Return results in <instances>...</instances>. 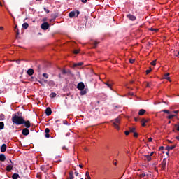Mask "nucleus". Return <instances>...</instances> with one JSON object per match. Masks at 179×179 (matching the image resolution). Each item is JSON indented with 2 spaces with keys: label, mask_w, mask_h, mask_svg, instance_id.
Here are the masks:
<instances>
[{
  "label": "nucleus",
  "mask_w": 179,
  "mask_h": 179,
  "mask_svg": "<svg viewBox=\"0 0 179 179\" xmlns=\"http://www.w3.org/2000/svg\"><path fill=\"white\" fill-rule=\"evenodd\" d=\"M12 121L13 124L16 125H23L24 123V119L22 116H18L17 115H13Z\"/></svg>",
  "instance_id": "nucleus-1"
},
{
  "label": "nucleus",
  "mask_w": 179,
  "mask_h": 179,
  "mask_svg": "<svg viewBox=\"0 0 179 179\" xmlns=\"http://www.w3.org/2000/svg\"><path fill=\"white\" fill-rule=\"evenodd\" d=\"M120 124H121V119L119 117L113 120V127L117 130H120Z\"/></svg>",
  "instance_id": "nucleus-2"
},
{
  "label": "nucleus",
  "mask_w": 179,
  "mask_h": 179,
  "mask_svg": "<svg viewBox=\"0 0 179 179\" xmlns=\"http://www.w3.org/2000/svg\"><path fill=\"white\" fill-rule=\"evenodd\" d=\"M167 165V159L164 158L161 163L162 170H166V166Z\"/></svg>",
  "instance_id": "nucleus-3"
},
{
  "label": "nucleus",
  "mask_w": 179,
  "mask_h": 179,
  "mask_svg": "<svg viewBox=\"0 0 179 179\" xmlns=\"http://www.w3.org/2000/svg\"><path fill=\"white\" fill-rule=\"evenodd\" d=\"M42 30H48V27H50V24L48 22H44L41 26Z\"/></svg>",
  "instance_id": "nucleus-4"
},
{
  "label": "nucleus",
  "mask_w": 179,
  "mask_h": 179,
  "mask_svg": "<svg viewBox=\"0 0 179 179\" xmlns=\"http://www.w3.org/2000/svg\"><path fill=\"white\" fill-rule=\"evenodd\" d=\"M77 89H78V90H83V89H85V84L82 82L78 83L77 85Z\"/></svg>",
  "instance_id": "nucleus-5"
},
{
  "label": "nucleus",
  "mask_w": 179,
  "mask_h": 179,
  "mask_svg": "<svg viewBox=\"0 0 179 179\" xmlns=\"http://www.w3.org/2000/svg\"><path fill=\"white\" fill-rule=\"evenodd\" d=\"M142 127H146V124L149 122V119H142L141 120Z\"/></svg>",
  "instance_id": "nucleus-6"
},
{
  "label": "nucleus",
  "mask_w": 179,
  "mask_h": 179,
  "mask_svg": "<svg viewBox=\"0 0 179 179\" xmlns=\"http://www.w3.org/2000/svg\"><path fill=\"white\" fill-rule=\"evenodd\" d=\"M22 135H24L25 136H27L30 134V131L27 128H25L22 131Z\"/></svg>",
  "instance_id": "nucleus-7"
},
{
  "label": "nucleus",
  "mask_w": 179,
  "mask_h": 179,
  "mask_svg": "<svg viewBox=\"0 0 179 179\" xmlns=\"http://www.w3.org/2000/svg\"><path fill=\"white\" fill-rule=\"evenodd\" d=\"M127 17H128V19H129V20H132V21L136 20V17L131 14L127 15Z\"/></svg>",
  "instance_id": "nucleus-8"
},
{
  "label": "nucleus",
  "mask_w": 179,
  "mask_h": 179,
  "mask_svg": "<svg viewBox=\"0 0 179 179\" xmlns=\"http://www.w3.org/2000/svg\"><path fill=\"white\" fill-rule=\"evenodd\" d=\"M52 113V111L51 110V108H46V110H45L46 115L50 116V115H51Z\"/></svg>",
  "instance_id": "nucleus-9"
},
{
  "label": "nucleus",
  "mask_w": 179,
  "mask_h": 179,
  "mask_svg": "<svg viewBox=\"0 0 179 179\" xmlns=\"http://www.w3.org/2000/svg\"><path fill=\"white\" fill-rule=\"evenodd\" d=\"M24 126L26 127V128H30V127L31 126V124H30V121H24Z\"/></svg>",
  "instance_id": "nucleus-10"
},
{
  "label": "nucleus",
  "mask_w": 179,
  "mask_h": 179,
  "mask_svg": "<svg viewBox=\"0 0 179 179\" xmlns=\"http://www.w3.org/2000/svg\"><path fill=\"white\" fill-rule=\"evenodd\" d=\"M144 160H147V162H150V160H152V157H150V155H144Z\"/></svg>",
  "instance_id": "nucleus-11"
},
{
  "label": "nucleus",
  "mask_w": 179,
  "mask_h": 179,
  "mask_svg": "<svg viewBox=\"0 0 179 179\" xmlns=\"http://www.w3.org/2000/svg\"><path fill=\"white\" fill-rule=\"evenodd\" d=\"M170 73H166L164 74V79H166V80H169V82H171V79H170Z\"/></svg>",
  "instance_id": "nucleus-12"
},
{
  "label": "nucleus",
  "mask_w": 179,
  "mask_h": 179,
  "mask_svg": "<svg viewBox=\"0 0 179 179\" xmlns=\"http://www.w3.org/2000/svg\"><path fill=\"white\" fill-rule=\"evenodd\" d=\"M27 73L28 75H29V76H31L34 73V70H33L32 69H28Z\"/></svg>",
  "instance_id": "nucleus-13"
},
{
  "label": "nucleus",
  "mask_w": 179,
  "mask_h": 179,
  "mask_svg": "<svg viewBox=\"0 0 179 179\" xmlns=\"http://www.w3.org/2000/svg\"><path fill=\"white\" fill-rule=\"evenodd\" d=\"M174 148H176V145L167 146L166 147V150H167L168 152H170V150H173Z\"/></svg>",
  "instance_id": "nucleus-14"
},
{
  "label": "nucleus",
  "mask_w": 179,
  "mask_h": 179,
  "mask_svg": "<svg viewBox=\"0 0 179 179\" xmlns=\"http://www.w3.org/2000/svg\"><path fill=\"white\" fill-rule=\"evenodd\" d=\"M6 160V157H5V155L1 154L0 155V162H5Z\"/></svg>",
  "instance_id": "nucleus-15"
},
{
  "label": "nucleus",
  "mask_w": 179,
  "mask_h": 179,
  "mask_svg": "<svg viewBox=\"0 0 179 179\" xmlns=\"http://www.w3.org/2000/svg\"><path fill=\"white\" fill-rule=\"evenodd\" d=\"M1 152H6V144H3L1 145Z\"/></svg>",
  "instance_id": "nucleus-16"
},
{
  "label": "nucleus",
  "mask_w": 179,
  "mask_h": 179,
  "mask_svg": "<svg viewBox=\"0 0 179 179\" xmlns=\"http://www.w3.org/2000/svg\"><path fill=\"white\" fill-rule=\"evenodd\" d=\"M146 113V110L145 109H141L138 112V115H143Z\"/></svg>",
  "instance_id": "nucleus-17"
},
{
  "label": "nucleus",
  "mask_w": 179,
  "mask_h": 179,
  "mask_svg": "<svg viewBox=\"0 0 179 179\" xmlns=\"http://www.w3.org/2000/svg\"><path fill=\"white\" fill-rule=\"evenodd\" d=\"M12 169H13V165H12V164L8 165L6 166L7 171H10L12 170Z\"/></svg>",
  "instance_id": "nucleus-18"
},
{
  "label": "nucleus",
  "mask_w": 179,
  "mask_h": 179,
  "mask_svg": "<svg viewBox=\"0 0 179 179\" xmlns=\"http://www.w3.org/2000/svg\"><path fill=\"white\" fill-rule=\"evenodd\" d=\"M75 15H76L75 11H71V12L69 14V17L72 18V17H75Z\"/></svg>",
  "instance_id": "nucleus-19"
},
{
  "label": "nucleus",
  "mask_w": 179,
  "mask_h": 179,
  "mask_svg": "<svg viewBox=\"0 0 179 179\" xmlns=\"http://www.w3.org/2000/svg\"><path fill=\"white\" fill-rule=\"evenodd\" d=\"M176 117V114L171 113L168 116V120H172V118H174Z\"/></svg>",
  "instance_id": "nucleus-20"
},
{
  "label": "nucleus",
  "mask_w": 179,
  "mask_h": 179,
  "mask_svg": "<svg viewBox=\"0 0 179 179\" xmlns=\"http://www.w3.org/2000/svg\"><path fill=\"white\" fill-rule=\"evenodd\" d=\"M82 65H83V62H79V63H76L73 64V66L74 67H76V66H82Z\"/></svg>",
  "instance_id": "nucleus-21"
},
{
  "label": "nucleus",
  "mask_w": 179,
  "mask_h": 179,
  "mask_svg": "<svg viewBox=\"0 0 179 179\" xmlns=\"http://www.w3.org/2000/svg\"><path fill=\"white\" fill-rule=\"evenodd\" d=\"M23 29H27L29 27V24L27 22H25L22 24Z\"/></svg>",
  "instance_id": "nucleus-22"
},
{
  "label": "nucleus",
  "mask_w": 179,
  "mask_h": 179,
  "mask_svg": "<svg viewBox=\"0 0 179 179\" xmlns=\"http://www.w3.org/2000/svg\"><path fill=\"white\" fill-rule=\"evenodd\" d=\"M5 127V124H3V122H0V129H3Z\"/></svg>",
  "instance_id": "nucleus-23"
},
{
  "label": "nucleus",
  "mask_w": 179,
  "mask_h": 179,
  "mask_svg": "<svg viewBox=\"0 0 179 179\" xmlns=\"http://www.w3.org/2000/svg\"><path fill=\"white\" fill-rule=\"evenodd\" d=\"M13 179H17V178H19V174H17V173H14V174L13 175Z\"/></svg>",
  "instance_id": "nucleus-24"
},
{
  "label": "nucleus",
  "mask_w": 179,
  "mask_h": 179,
  "mask_svg": "<svg viewBox=\"0 0 179 179\" xmlns=\"http://www.w3.org/2000/svg\"><path fill=\"white\" fill-rule=\"evenodd\" d=\"M50 97H51L52 99H54V97H57V94H56L55 92H52V93L50 94Z\"/></svg>",
  "instance_id": "nucleus-25"
},
{
  "label": "nucleus",
  "mask_w": 179,
  "mask_h": 179,
  "mask_svg": "<svg viewBox=\"0 0 179 179\" xmlns=\"http://www.w3.org/2000/svg\"><path fill=\"white\" fill-rule=\"evenodd\" d=\"M5 120V115L1 114L0 115V121H3Z\"/></svg>",
  "instance_id": "nucleus-26"
},
{
  "label": "nucleus",
  "mask_w": 179,
  "mask_h": 179,
  "mask_svg": "<svg viewBox=\"0 0 179 179\" xmlns=\"http://www.w3.org/2000/svg\"><path fill=\"white\" fill-rule=\"evenodd\" d=\"M69 178L70 179H73L74 177H73V172H70L69 173Z\"/></svg>",
  "instance_id": "nucleus-27"
},
{
  "label": "nucleus",
  "mask_w": 179,
  "mask_h": 179,
  "mask_svg": "<svg viewBox=\"0 0 179 179\" xmlns=\"http://www.w3.org/2000/svg\"><path fill=\"white\" fill-rule=\"evenodd\" d=\"M80 94L81 96H85L86 94V90H82Z\"/></svg>",
  "instance_id": "nucleus-28"
},
{
  "label": "nucleus",
  "mask_w": 179,
  "mask_h": 179,
  "mask_svg": "<svg viewBox=\"0 0 179 179\" xmlns=\"http://www.w3.org/2000/svg\"><path fill=\"white\" fill-rule=\"evenodd\" d=\"M129 132H135V127L129 128Z\"/></svg>",
  "instance_id": "nucleus-29"
},
{
  "label": "nucleus",
  "mask_w": 179,
  "mask_h": 179,
  "mask_svg": "<svg viewBox=\"0 0 179 179\" xmlns=\"http://www.w3.org/2000/svg\"><path fill=\"white\" fill-rule=\"evenodd\" d=\"M90 176V173H89V171H87V172L85 173V177H86V178H89Z\"/></svg>",
  "instance_id": "nucleus-30"
},
{
  "label": "nucleus",
  "mask_w": 179,
  "mask_h": 179,
  "mask_svg": "<svg viewBox=\"0 0 179 179\" xmlns=\"http://www.w3.org/2000/svg\"><path fill=\"white\" fill-rule=\"evenodd\" d=\"M43 76H44V78H45V79H48V74L44 73L43 74Z\"/></svg>",
  "instance_id": "nucleus-31"
},
{
  "label": "nucleus",
  "mask_w": 179,
  "mask_h": 179,
  "mask_svg": "<svg viewBox=\"0 0 179 179\" xmlns=\"http://www.w3.org/2000/svg\"><path fill=\"white\" fill-rule=\"evenodd\" d=\"M45 134H50V129L46 128V129H45Z\"/></svg>",
  "instance_id": "nucleus-32"
},
{
  "label": "nucleus",
  "mask_w": 179,
  "mask_h": 179,
  "mask_svg": "<svg viewBox=\"0 0 179 179\" xmlns=\"http://www.w3.org/2000/svg\"><path fill=\"white\" fill-rule=\"evenodd\" d=\"M151 65H152L153 66H155L156 65V60H154L151 62Z\"/></svg>",
  "instance_id": "nucleus-33"
},
{
  "label": "nucleus",
  "mask_w": 179,
  "mask_h": 179,
  "mask_svg": "<svg viewBox=\"0 0 179 179\" xmlns=\"http://www.w3.org/2000/svg\"><path fill=\"white\" fill-rule=\"evenodd\" d=\"M129 62H130V64H134V62H135V59H130Z\"/></svg>",
  "instance_id": "nucleus-34"
},
{
  "label": "nucleus",
  "mask_w": 179,
  "mask_h": 179,
  "mask_svg": "<svg viewBox=\"0 0 179 179\" xmlns=\"http://www.w3.org/2000/svg\"><path fill=\"white\" fill-rule=\"evenodd\" d=\"M150 72H152L151 69L146 70V74L147 75H149V73H150Z\"/></svg>",
  "instance_id": "nucleus-35"
},
{
  "label": "nucleus",
  "mask_w": 179,
  "mask_h": 179,
  "mask_svg": "<svg viewBox=\"0 0 179 179\" xmlns=\"http://www.w3.org/2000/svg\"><path fill=\"white\" fill-rule=\"evenodd\" d=\"M162 111H163V113H166V114H170V111L169 110H164Z\"/></svg>",
  "instance_id": "nucleus-36"
},
{
  "label": "nucleus",
  "mask_w": 179,
  "mask_h": 179,
  "mask_svg": "<svg viewBox=\"0 0 179 179\" xmlns=\"http://www.w3.org/2000/svg\"><path fill=\"white\" fill-rule=\"evenodd\" d=\"M146 175L145 173L140 174L139 177H145Z\"/></svg>",
  "instance_id": "nucleus-37"
},
{
  "label": "nucleus",
  "mask_w": 179,
  "mask_h": 179,
  "mask_svg": "<svg viewBox=\"0 0 179 179\" xmlns=\"http://www.w3.org/2000/svg\"><path fill=\"white\" fill-rule=\"evenodd\" d=\"M74 54H79V50H74Z\"/></svg>",
  "instance_id": "nucleus-38"
},
{
  "label": "nucleus",
  "mask_w": 179,
  "mask_h": 179,
  "mask_svg": "<svg viewBox=\"0 0 179 179\" xmlns=\"http://www.w3.org/2000/svg\"><path fill=\"white\" fill-rule=\"evenodd\" d=\"M173 114H178V110H174L172 112Z\"/></svg>",
  "instance_id": "nucleus-39"
},
{
  "label": "nucleus",
  "mask_w": 179,
  "mask_h": 179,
  "mask_svg": "<svg viewBox=\"0 0 179 179\" xmlns=\"http://www.w3.org/2000/svg\"><path fill=\"white\" fill-rule=\"evenodd\" d=\"M106 85L108 86V87H111V85L108 83H106Z\"/></svg>",
  "instance_id": "nucleus-40"
},
{
  "label": "nucleus",
  "mask_w": 179,
  "mask_h": 179,
  "mask_svg": "<svg viewBox=\"0 0 179 179\" xmlns=\"http://www.w3.org/2000/svg\"><path fill=\"white\" fill-rule=\"evenodd\" d=\"M45 138H50V134L46 133V134H45Z\"/></svg>",
  "instance_id": "nucleus-41"
},
{
  "label": "nucleus",
  "mask_w": 179,
  "mask_h": 179,
  "mask_svg": "<svg viewBox=\"0 0 179 179\" xmlns=\"http://www.w3.org/2000/svg\"><path fill=\"white\" fill-rule=\"evenodd\" d=\"M175 127H176V129H177L178 131H179V126H178V124H176Z\"/></svg>",
  "instance_id": "nucleus-42"
},
{
  "label": "nucleus",
  "mask_w": 179,
  "mask_h": 179,
  "mask_svg": "<svg viewBox=\"0 0 179 179\" xmlns=\"http://www.w3.org/2000/svg\"><path fill=\"white\" fill-rule=\"evenodd\" d=\"M134 138H138V134L136 133H134Z\"/></svg>",
  "instance_id": "nucleus-43"
},
{
  "label": "nucleus",
  "mask_w": 179,
  "mask_h": 179,
  "mask_svg": "<svg viewBox=\"0 0 179 179\" xmlns=\"http://www.w3.org/2000/svg\"><path fill=\"white\" fill-rule=\"evenodd\" d=\"M129 132H130V131H125V135H129Z\"/></svg>",
  "instance_id": "nucleus-44"
},
{
  "label": "nucleus",
  "mask_w": 179,
  "mask_h": 179,
  "mask_svg": "<svg viewBox=\"0 0 179 179\" xmlns=\"http://www.w3.org/2000/svg\"><path fill=\"white\" fill-rule=\"evenodd\" d=\"M49 85H54V81H50Z\"/></svg>",
  "instance_id": "nucleus-45"
},
{
  "label": "nucleus",
  "mask_w": 179,
  "mask_h": 179,
  "mask_svg": "<svg viewBox=\"0 0 179 179\" xmlns=\"http://www.w3.org/2000/svg\"><path fill=\"white\" fill-rule=\"evenodd\" d=\"M163 149H164V147L163 146L159 147V150H163Z\"/></svg>",
  "instance_id": "nucleus-46"
},
{
  "label": "nucleus",
  "mask_w": 179,
  "mask_h": 179,
  "mask_svg": "<svg viewBox=\"0 0 179 179\" xmlns=\"http://www.w3.org/2000/svg\"><path fill=\"white\" fill-rule=\"evenodd\" d=\"M152 141H153V139L152 138H148V142H152Z\"/></svg>",
  "instance_id": "nucleus-47"
},
{
  "label": "nucleus",
  "mask_w": 179,
  "mask_h": 179,
  "mask_svg": "<svg viewBox=\"0 0 179 179\" xmlns=\"http://www.w3.org/2000/svg\"><path fill=\"white\" fill-rule=\"evenodd\" d=\"M82 2H83V3H86V2H87V0H81Z\"/></svg>",
  "instance_id": "nucleus-48"
},
{
  "label": "nucleus",
  "mask_w": 179,
  "mask_h": 179,
  "mask_svg": "<svg viewBox=\"0 0 179 179\" xmlns=\"http://www.w3.org/2000/svg\"><path fill=\"white\" fill-rule=\"evenodd\" d=\"M147 87H150V84L149 83H147V85H146Z\"/></svg>",
  "instance_id": "nucleus-49"
},
{
  "label": "nucleus",
  "mask_w": 179,
  "mask_h": 179,
  "mask_svg": "<svg viewBox=\"0 0 179 179\" xmlns=\"http://www.w3.org/2000/svg\"><path fill=\"white\" fill-rule=\"evenodd\" d=\"M154 154V152H150V155H148L149 156H150V157H152V155Z\"/></svg>",
  "instance_id": "nucleus-50"
},
{
  "label": "nucleus",
  "mask_w": 179,
  "mask_h": 179,
  "mask_svg": "<svg viewBox=\"0 0 179 179\" xmlns=\"http://www.w3.org/2000/svg\"><path fill=\"white\" fill-rule=\"evenodd\" d=\"M154 154V152H150V155H148L149 156H150V157H152V155Z\"/></svg>",
  "instance_id": "nucleus-51"
},
{
  "label": "nucleus",
  "mask_w": 179,
  "mask_h": 179,
  "mask_svg": "<svg viewBox=\"0 0 179 179\" xmlns=\"http://www.w3.org/2000/svg\"><path fill=\"white\" fill-rule=\"evenodd\" d=\"M75 176H76V177H78L79 176V173L75 172Z\"/></svg>",
  "instance_id": "nucleus-52"
},
{
  "label": "nucleus",
  "mask_w": 179,
  "mask_h": 179,
  "mask_svg": "<svg viewBox=\"0 0 179 179\" xmlns=\"http://www.w3.org/2000/svg\"><path fill=\"white\" fill-rule=\"evenodd\" d=\"M152 31H157V29H151Z\"/></svg>",
  "instance_id": "nucleus-53"
},
{
  "label": "nucleus",
  "mask_w": 179,
  "mask_h": 179,
  "mask_svg": "<svg viewBox=\"0 0 179 179\" xmlns=\"http://www.w3.org/2000/svg\"><path fill=\"white\" fill-rule=\"evenodd\" d=\"M45 12H46L47 13H50V10H48V9H45Z\"/></svg>",
  "instance_id": "nucleus-54"
},
{
  "label": "nucleus",
  "mask_w": 179,
  "mask_h": 179,
  "mask_svg": "<svg viewBox=\"0 0 179 179\" xmlns=\"http://www.w3.org/2000/svg\"><path fill=\"white\" fill-rule=\"evenodd\" d=\"M4 27H0V30H3Z\"/></svg>",
  "instance_id": "nucleus-55"
},
{
  "label": "nucleus",
  "mask_w": 179,
  "mask_h": 179,
  "mask_svg": "<svg viewBox=\"0 0 179 179\" xmlns=\"http://www.w3.org/2000/svg\"><path fill=\"white\" fill-rule=\"evenodd\" d=\"M113 164H114L115 166H117V162H113Z\"/></svg>",
  "instance_id": "nucleus-56"
},
{
  "label": "nucleus",
  "mask_w": 179,
  "mask_h": 179,
  "mask_svg": "<svg viewBox=\"0 0 179 179\" xmlns=\"http://www.w3.org/2000/svg\"><path fill=\"white\" fill-rule=\"evenodd\" d=\"M79 167H80V169H82V168L83 167V166H82V164H80V165H79Z\"/></svg>",
  "instance_id": "nucleus-57"
},
{
  "label": "nucleus",
  "mask_w": 179,
  "mask_h": 179,
  "mask_svg": "<svg viewBox=\"0 0 179 179\" xmlns=\"http://www.w3.org/2000/svg\"><path fill=\"white\" fill-rule=\"evenodd\" d=\"M20 62V60H17V61H16V63H17V64H19Z\"/></svg>",
  "instance_id": "nucleus-58"
},
{
  "label": "nucleus",
  "mask_w": 179,
  "mask_h": 179,
  "mask_svg": "<svg viewBox=\"0 0 179 179\" xmlns=\"http://www.w3.org/2000/svg\"><path fill=\"white\" fill-rule=\"evenodd\" d=\"M85 179H92V178L89 176V178H85Z\"/></svg>",
  "instance_id": "nucleus-59"
},
{
  "label": "nucleus",
  "mask_w": 179,
  "mask_h": 179,
  "mask_svg": "<svg viewBox=\"0 0 179 179\" xmlns=\"http://www.w3.org/2000/svg\"><path fill=\"white\" fill-rule=\"evenodd\" d=\"M168 142L169 143H173V142L171 141H168Z\"/></svg>",
  "instance_id": "nucleus-60"
},
{
  "label": "nucleus",
  "mask_w": 179,
  "mask_h": 179,
  "mask_svg": "<svg viewBox=\"0 0 179 179\" xmlns=\"http://www.w3.org/2000/svg\"><path fill=\"white\" fill-rule=\"evenodd\" d=\"M45 20H47V18H44V19L43 20V22H45Z\"/></svg>",
  "instance_id": "nucleus-61"
},
{
  "label": "nucleus",
  "mask_w": 179,
  "mask_h": 179,
  "mask_svg": "<svg viewBox=\"0 0 179 179\" xmlns=\"http://www.w3.org/2000/svg\"><path fill=\"white\" fill-rule=\"evenodd\" d=\"M77 16H79V11H77Z\"/></svg>",
  "instance_id": "nucleus-62"
},
{
  "label": "nucleus",
  "mask_w": 179,
  "mask_h": 179,
  "mask_svg": "<svg viewBox=\"0 0 179 179\" xmlns=\"http://www.w3.org/2000/svg\"><path fill=\"white\" fill-rule=\"evenodd\" d=\"M135 121H136V122L138 121V119L135 118Z\"/></svg>",
  "instance_id": "nucleus-63"
},
{
  "label": "nucleus",
  "mask_w": 179,
  "mask_h": 179,
  "mask_svg": "<svg viewBox=\"0 0 179 179\" xmlns=\"http://www.w3.org/2000/svg\"><path fill=\"white\" fill-rule=\"evenodd\" d=\"M169 151H168V152H166V155H169Z\"/></svg>",
  "instance_id": "nucleus-64"
}]
</instances>
